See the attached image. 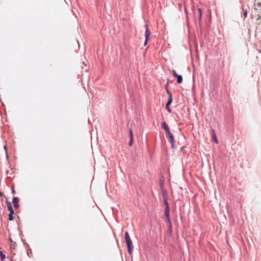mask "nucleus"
I'll list each match as a JSON object with an SVG mask.
<instances>
[{
	"label": "nucleus",
	"instance_id": "21",
	"mask_svg": "<svg viewBox=\"0 0 261 261\" xmlns=\"http://www.w3.org/2000/svg\"><path fill=\"white\" fill-rule=\"evenodd\" d=\"M198 12H199V15H202V11H201V9H200V8L198 9Z\"/></svg>",
	"mask_w": 261,
	"mask_h": 261
},
{
	"label": "nucleus",
	"instance_id": "23",
	"mask_svg": "<svg viewBox=\"0 0 261 261\" xmlns=\"http://www.w3.org/2000/svg\"><path fill=\"white\" fill-rule=\"evenodd\" d=\"M12 192L13 193H15V190L14 189V188H13L12 189Z\"/></svg>",
	"mask_w": 261,
	"mask_h": 261
},
{
	"label": "nucleus",
	"instance_id": "19",
	"mask_svg": "<svg viewBox=\"0 0 261 261\" xmlns=\"http://www.w3.org/2000/svg\"><path fill=\"white\" fill-rule=\"evenodd\" d=\"M15 246H16V243H15V242H13V243H12V244L11 245V248H14V247H15Z\"/></svg>",
	"mask_w": 261,
	"mask_h": 261
},
{
	"label": "nucleus",
	"instance_id": "14",
	"mask_svg": "<svg viewBox=\"0 0 261 261\" xmlns=\"http://www.w3.org/2000/svg\"><path fill=\"white\" fill-rule=\"evenodd\" d=\"M169 106L170 105H169V104H166L165 108L168 111V112L169 113H171V109L170 108Z\"/></svg>",
	"mask_w": 261,
	"mask_h": 261
},
{
	"label": "nucleus",
	"instance_id": "6",
	"mask_svg": "<svg viewBox=\"0 0 261 261\" xmlns=\"http://www.w3.org/2000/svg\"><path fill=\"white\" fill-rule=\"evenodd\" d=\"M161 125H162V128L165 130V131L167 133V134L170 132L169 128L165 122H163L162 123Z\"/></svg>",
	"mask_w": 261,
	"mask_h": 261
},
{
	"label": "nucleus",
	"instance_id": "17",
	"mask_svg": "<svg viewBox=\"0 0 261 261\" xmlns=\"http://www.w3.org/2000/svg\"><path fill=\"white\" fill-rule=\"evenodd\" d=\"M4 147L5 152H6V157H7V158H8V152H7V147H6V146H4Z\"/></svg>",
	"mask_w": 261,
	"mask_h": 261
},
{
	"label": "nucleus",
	"instance_id": "16",
	"mask_svg": "<svg viewBox=\"0 0 261 261\" xmlns=\"http://www.w3.org/2000/svg\"><path fill=\"white\" fill-rule=\"evenodd\" d=\"M172 72V74H173V75L174 77H175L178 75V74L176 73L175 70H173Z\"/></svg>",
	"mask_w": 261,
	"mask_h": 261
},
{
	"label": "nucleus",
	"instance_id": "2",
	"mask_svg": "<svg viewBox=\"0 0 261 261\" xmlns=\"http://www.w3.org/2000/svg\"><path fill=\"white\" fill-rule=\"evenodd\" d=\"M167 137L169 141L171 144L172 148L174 149L175 148V145L174 144V139L173 135L172 134L171 132H169L167 133Z\"/></svg>",
	"mask_w": 261,
	"mask_h": 261
},
{
	"label": "nucleus",
	"instance_id": "11",
	"mask_svg": "<svg viewBox=\"0 0 261 261\" xmlns=\"http://www.w3.org/2000/svg\"><path fill=\"white\" fill-rule=\"evenodd\" d=\"M0 257L2 260H5L6 258V255L2 251H0Z\"/></svg>",
	"mask_w": 261,
	"mask_h": 261
},
{
	"label": "nucleus",
	"instance_id": "10",
	"mask_svg": "<svg viewBox=\"0 0 261 261\" xmlns=\"http://www.w3.org/2000/svg\"><path fill=\"white\" fill-rule=\"evenodd\" d=\"M169 211L170 208L165 207L164 213L166 218H168V217L169 216Z\"/></svg>",
	"mask_w": 261,
	"mask_h": 261
},
{
	"label": "nucleus",
	"instance_id": "25",
	"mask_svg": "<svg viewBox=\"0 0 261 261\" xmlns=\"http://www.w3.org/2000/svg\"><path fill=\"white\" fill-rule=\"evenodd\" d=\"M199 20H200L201 19V15H200L199 16Z\"/></svg>",
	"mask_w": 261,
	"mask_h": 261
},
{
	"label": "nucleus",
	"instance_id": "1",
	"mask_svg": "<svg viewBox=\"0 0 261 261\" xmlns=\"http://www.w3.org/2000/svg\"><path fill=\"white\" fill-rule=\"evenodd\" d=\"M124 238L128 252L129 254H132L133 252V243L127 231L125 232Z\"/></svg>",
	"mask_w": 261,
	"mask_h": 261
},
{
	"label": "nucleus",
	"instance_id": "27",
	"mask_svg": "<svg viewBox=\"0 0 261 261\" xmlns=\"http://www.w3.org/2000/svg\"><path fill=\"white\" fill-rule=\"evenodd\" d=\"M2 261H6V260H2Z\"/></svg>",
	"mask_w": 261,
	"mask_h": 261
},
{
	"label": "nucleus",
	"instance_id": "22",
	"mask_svg": "<svg viewBox=\"0 0 261 261\" xmlns=\"http://www.w3.org/2000/svg\"><path fill=\"white\" fill-rule=\"evenodd\" d=\"M149 39H147L146 40V39H145V42H144V45H146L147 44V42H148V40Z\"/></svg>",
	"mask_w": 261,
	"mask_h": 261
},
{
	"label": "nucleus",
	"instance_id": "18",
	"mask_svg": "<svg viewBox=\"0 0 261 261\" xmlns=\"http://www.w3.org/2000/svg\"><path fill=\"white\" fill-rule=\"evenodd\" d=\"M166 219H167V221H168V222L169 223V224H170V227H171V221H170V217L169 216L168 218H166Z\"/></svg>",
	"mask_w": 261,
	"mask_h": 261
},
{
	"label": "nucleus",
	"instance_id": "13",
	"mask_svg": "<svg viewBox=\"0 0 261 261\" xmlns=\"http://www.w3.org/2000/svg\"><path fill=\"white\" fill-rule=\"evenodd\" d=\"M14 214V213H9V220L10 221H12L14 220V217L13 216V215Z\"/></svg>",
	"mask_w": 261,
	"mask_h": 261
},
{
	"label": "nucleus",
	"instance_id": "15",
	"mask_svg": "<svg viewBox=\"0 0 261 261\" xmlns=\"http://www.w3.org/2000/svg\"><path fill=\"white\" fill-rule=\"evenodd\" d=\"M164 203L166 206L165 207L169 208V205L168 202L167 200L165 199H164Z\"/></svg>",
	"mask_w": 261,
	"mask_h": 261
},
{
	"label": "nucleus",
	"instance_id": "7",
	"mask_svg": "<svg viewBox=\"0 0 261 261\" xmlns=\"http://www.w3.org/2000/svg\"><path fill=\"white\" fill-rule=\"evenodd\" d=\"M7 206L8 208V211H9L10 213H14V210L12 208L11 203L9 201H7Z\"/></svg>",
	"mask_w": 261,
	"mask_h": 261
},
{
	"label": "nucleus",
	"instance_id": "12",
	"mask_svg": "<svg viewBox=\"0 0 261 261\" xmlns=\"http://www.w3.org/2000/svg\"><path fill=\"white\" fill-rule=\"evenodd\" d=\"M212 131L213 132V139L214 140V141L217 143H218V140H217V137L215 134V132H214V129H212Z\"/></svg>",
	"mask_w": 261,
	"mask_h": 261
},
{
	"label": "nucleus",
	"instance_id": "5",
	"mask_svg": "<svg viewBox=\"0 0 261 261\" xmlns=\"http://www.w3.org/2000/svg\"><path fill=\"white\" fill-rule=\"evenodd\" d=\"M167 93L168 95V99L166 104H169V105H170L172 102V94L168 90H167Z\"/></svg>",
	"mask_w": 261,
	"mask_h": 261
},
{
	"label": "nucleus",
	"instance_id": "24",
	"mask_svg": "<svg viewBox=\"0 0 261 261\" xmlns=\"http://www.w3.org/2000/svg\"><path fill=\"white\" fill-rule=\"evenodd\" d=\"M9 241L11 242L12 243H13V241H12V240L11 238L9 239Z\"/></svg>",
	"mask_w": 261,
	"mask_h": 261
},
{
	"label": "nucleus",
	"instance_id": "4",
	"mask_svg": "<svg viewBox=\"0 0 261 261\" xmlns=\"http://www.w3.org/2000/svg\"><path fill=\"white\" fill-rule=\"evenodd\" d=\"M19 199L17 197H14L13 198L12 202L14 204V206L15 208H17L19 207L18 204Z\"/></svg>",
	"mask_w": 261,
	"mask_h": 261
},
{
	"label": "nucleus",
	"instance_id": "9",
	"mask_svg": "<svg viewBox=\"0 0 261 261\" xmlns=\"http://www.w3.org/2000/svg\"><path fill=\"white\" fill-rule=\"evenodd\" d=\"M175 77L177 78V83L178 84H181L182 82V77L180 75H177Z\"/></svg>",
	"mask_w": 261,
	"mask_h": 261
},
{
	"label": "nucleus",
	"instance_id": "8",
	"mask_svg": "<svg viewBox=\"0 0 261 261\" xmlns=\"http://www.w3.org/2000/svg\"><path fill=\"white\" fill-rule=\"evenodd\" d=\"M129 133L130 135V140L129 142V145L132 146L133 143V132L131 129L129 130Z\"/></svg>",
	"mask_w": 261,
	"mask_h": 261
},
{
	"label": "nucleus",
	"instance_id": "26",
	"mask_svg": "<svg viewBox=\"0 0 261 261\" xmlns=\"http://www.w3.org/2000/svg\"><path fill=\"white\" fill-rule=\"evenodd\" d=\"M2 196V194L0 192V196Z\"/></svg>",
	"mask_w": 261,
	"mask_h": 261
},
{
	"label": "nucleus",
	"instance_id": "20",
	"mask_svg": "<svg viewBox=\"0 0 261 261\" xmlns=\"http://www.w3.org/2000/svg\"><path fill=\"white\" fill-rule=\"evenodd\" d=\"M247 16V11H244V16L246 18Z\"/></svg>",
	"mask_w": 261,
	"mask_h": 261
},
{
	"label": "nucleus",
	"instance_id": "3",
	"mask_svg": "<svg viewBox=\"0 0 261 261\" xmlns=\"http://www.w3.org/2000/svg\"><path fill=\"white\" fill-rule=\"evenodd\" d=\"M145 37L146 40H147V39H149L150 32V30L148 29L147 24H145Z\"/></svg>",
	"mask_w": 261,
	"mask_h": 261
}]
</instances>
